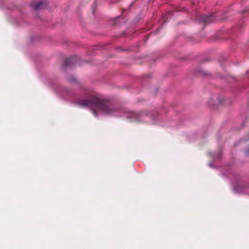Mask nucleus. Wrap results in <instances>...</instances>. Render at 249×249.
Returning a JSON list of instances; mask_svg holds the SVG:
<instances>
[{"instance_id":"1","label":"nucleus","mask_w":249,"mask_h":249,"mask_svg":"<svg viewBox=\"0 0 249 249\" xmlns=\"http://www.w3.org/2000/svg\"><path fill=\"white\" fill-rule=\"evenodd\" d=\"M80 105L83 107H87L91 108L93 113L96 116L98 112H102L104 114H111L113 110L108 108L102 105L99 102L96 100L94 101L85 100L79 103Z\"/></svg>"},{"instance_id":"2","label":"nucleus","mask_w":249,"mask_h":249,"mask_svg":"<svg viewBox=\"0 0 249 249\" xmlns=\"http://www.w3.org/2000/svg\"><path fill=\"white\" fill-rule=\"evenodd\" d=\"M131 114L132 116H128V118H133L135 121H139L138 117H139V115L134 113H132Z\"/></svg>"},{"instance_id":"3","label":"nucleus","mask_w":249,"mask_h":249,"mask_svg":"<svg viewBox=\"0 0 249 249\" xmlns=\"http://www.w3.org/2000/svg\"><path fill=\"white\" fill-rule=\"evenodd\" d=\"M41 3H39L36 5H33V8L35 10H37L41 5Z\"/></svg>"},{"instance_id":"4","label":"nucleus","mask_w":249,"mask_h":249,"mask_svg":"<svg viewBox=\"0 0 249 249\" xmlns=\"http://www.w3.org/2000/svg\"><path fill=\"white\" fill-rule=\"evenodd\" d=\"M242 188H237V187H236V188H233V191L235 192V193H237L238 191V190L240 189H242Z\"/></svg>"}]
</instances>
